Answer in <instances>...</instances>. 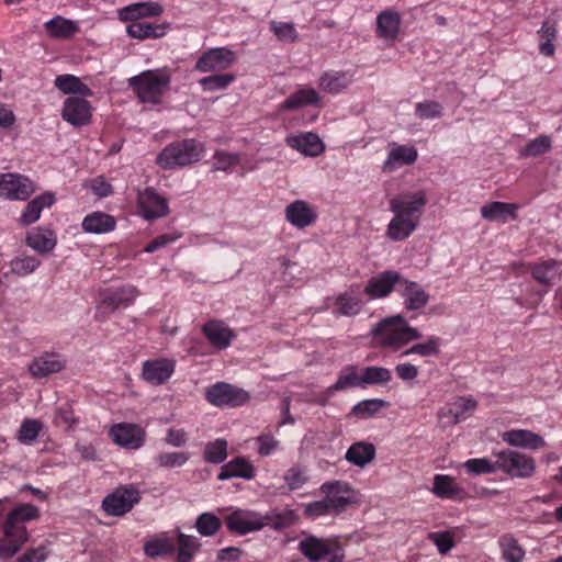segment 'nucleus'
Here are the masks:
<instances>
[{
    "label": "nucleus",
    "mask_w": 562,
    "mask_h": 562,
    "mask_svg": "<svg viewBox=\"0 0 562 562\" xmlns=\"http://www.w3.org/2000/svg\"><path fill=\"white\" fill-rule=\"evenodd\" d=\"M426 203L424 191L402 193L393 198L390 209L395 216L389 225V236L395 241L408 237L416 228Z\"/></svg>",
    "instance_id": "1"
},
{
    "label": "nucleus",
    "mask_w": 562,
    "mask_h": 562,
    "mask_svg": "<svg viewBox=\"0 0 562 562\" xmlns=\"http://www.w3.org/2000/svg\"><path fill=\"white\" fill-rule=\"evenodd\" d=\"M38 519V508L32 504H21L12 508L2 525L4 538L0 539V559H11L27 541L24 524Z\"/></svg>",
    "instance_id": "2"
},
{
    "label": "nucleus",
    "mask_w": 562,
    "mask_h": 562,
    "mask_svg": "<svg viewBox=\"0 0 562 562\" xmlns=\"http://www.w3.org/2000/svg\"><path fill=\"white\" fill-rule=\"evenodd\" d=\"M370 333L375 347L391 352H397L411 341L422 338L418 329L407 324L402 315H391L378 322Z\"/></svg>",
    "instance_id": "3"
},
{
    "label": "nucleus",
    "mask_w": 562,
    "mask_h": 562,
    "mask_svg": "<svg viewBox=\"0 0 562 562\" xmlns=\"http://www.w3.org/2000/svg\"><path fill=\"white\" fill-rule=\"evenodd\" d=\"M171 78L165 70H146L128 79L140 102L157 104L162 93L168 89Z\"/></svg>",
    "instance_id": "4"
},
{
    "label": "nucleus",
    "mask_w": 562,
    "mask_h": 562,
    "mask_svg": "<svg viewBox=\"0 0 562 562\" xmlns=\"http://www.w3.org/2000/svg\"><path fill=\"white\" fill-rule=\"evenodd\" d=\"M203 146L188 138L167 145L157 156L156 164L162 169H173L196 162L201 159Z\"/></svg>",
    "instance_id": "5"
},
{
    "label": "nucleus",
    "mask_w": 562,
    "mask_h": 562,
    "mask_svg": "<svg viewBox=\"0 0 562 562\" xmlns=\"http://www.w3.org/2000/svg\"><path fill=\"white\" fill-rule=\"evenodd\" d=\"M140 502V492L135 485L122 484L102 499V510L110 517H122Z\"/></svg>",
    "instance_id": "6"
},
{
    "label": "nucleus",
    "mask_w": 562,
    "mask_h": 562,
    "mask_svg": "<svg viewBox=\"0 0 562 562\" xmlns=\"http://www.w3.org/2000/svg\"><path fill=\"white\" fill-rule=\"evenodd\" d=\"M494 458L498 470L513 479H528L535 473V460L528 454L504 449L494 453Z\"/></svg>",
    "instance_id": "7"
},
{
    "label": "nucleus",
    "mask_w": 562,
    "mask_h": 562,
    "mask_svg": "<svg viewBox=\"0 0 562 562\" xmlns=\"http://www.w3.org/2000/svg\"><path fill=\"white\" fill-rule=\"evenodd\" d=\"M204 398L217 408H237L246 405L250 396L248 392L236 385L217 382L206 387Z\"/></svg>",
    "instance_id": "8"
},
{
    "label": "nucleus",
    "mask_w": 562,
    "mask_h": 562,
    "mask_svg": "<svg viewBox=\"0 0 562 562\" xmlns=\"http://www.w3.org/2000/svg\"><path fill=\"white\" fill-rule=\"evenodd\" d=\"M418 284L417 282L403 279L402 274L392 270H385L368 280L366 286L361 289V294L368 300L385 299L391 292H398L402 285Z\"/></svg>",
    "instance_id": "9"
},
{
    "label": "nucleus",
    "mask_w": 562,
    "mask_h": 562,
    "mask_svg": "<svg viewBox=\"0 0 562 562\" xmlns=\"http://www.w3.org/2000/svg\"><path fill=\"white\" fill-rule=\"evenodd\" d=\"M138 296V290L132 284H125L119 288H108L100 291V303L97 306L98 317L104 318L120 308H126L132 305Z\"/></svg>",
    "instance_id": "10"
},
{
    "label": "nucleus",
    "mask_w": 562,
    "mask_h": 562,
    "mask_svg": "<svg viewBox=\"0 0 562 562\" xmlns=\"http://www.w3.org/2000/svg\"><path fill=\"white\" fill-rule=\"evenodd\" d=\"M299 551H301L302 557L311 562L322 561L326 557H329V560L334 557L345 559L342 547L335 538L325 539L308 535L299 542Z\"/></svg>",
    "instance_id": "11"
},
{
    "label": "nucleus",
    "mask_w": 562,
    "mask_h": 562,
    "mask_svg": "<svg viewBox=\"0 0 562 562\" xmlns=\"http://www.w3.org/2000/svg\"><path fill=\"white\" fill-rule=\"evenodd\" d=\"M318 492L325 496L316 503L331 504L333 506H353L359 502L357 491L344 480H333L321 484Z\"/></svg>",
    "instance_id": "12"
},
{
    "label": "nucleus",
    "mask_w": 562,
    "mask_h": 562,
    "mask_svg": "<svg viewBox=\"0 0 562 562\" xmlns=\"http://www.w3.org/2000/svg\"><path fill=\"white\" fill-rule=\"evenodd\" d=\"M225 526L231 533L246 536L250 532H257L265 528L260 514L251 509L235 508L225 517Z\"/></svg>",
    "instance_id": "13"
},
{
    "label": "nucleus",
    "mask_w": 562,
    "mask_h": 562,
    "mask_svg": "<svg viewBox=\"0 0 562 562\" xmlns=\"http://www.w3.org/2000/svg\"><path fill=\"white\" fill-rule=\"evenodd\" d=\"M364 295L360 293L359 285H351L344 293L329 299V310L333 315L339 317H355L364 306Z\"/></svg>",
    "instance_id": "14"
},
{
    "label": "nucleus",
    "mask_w": 562,
    "mask_h": 562,
    "mask_svg": "<svg viewBox=\"0 0 562 562\" xmlns=\"http://www.w3.org/2000/svg\"><path fill=\"white\" fill-rule=\"evenodd\" d=\"M31 179L19 173L0 175V196L8 200L25 201L34 193Z\"/></svg>",
    "instance_id": "15"
},
{
    "label": "nucleus",
    "mask_w": 562,
    "mask_h": 562,
    "mask_svg": "<svg viewBox=\"0 0 562 562\" xmlns=\"http://www.w3.org/2000/svg\"><path fill=\"white\" fill-rule=\"evenodd\" d=\"M529 273L533 277L535 282L543 286L537 291V295L543 296L552 285L561 280L562 262L555 259H546L529 266Z\"/></svg>",
    "instance_id": "16"
},
{
    "label": "nucleus",
    "mask_w": 562,
    "mask_h": 562,
    "mask_svg": "<svg viewBox=\"0 0 562 562\" xmlns=\"http://www.w3.org/2000/svg\"><path fill=\"white\" fill-rule=\"evenodd\" d=\"M236 59L235 53L226 47L210 48L195 63L200 72H216L229 68Z\"/></svg>",
    "instance_id": "17"
},
{
    "label": "nucleus",
    "mask_w": 562,
    "mask_h": 562,
    "mask_svg": "<svg viewBox=\"0 0 562 562\" xmlns=\"http://www.w3.org/2000/svg\"><path fill=\"white\" fill-rule=\"evenodd\" d=\"M172 372H175V360L156 358L143 361L140 378L149 385L160 386L169 381Z\"/></svg>",
    "instance_id": "18"
},
{
    "label": "nucleus",
    "mask_w": 562,
    "mask_h": 562,
    "mask_svg": "<svg viewBox=\"0 0 562 562\" xmlns=\"http://www.w3.org/2000/svg\"><path fill=\"white\" fill-rule=\"evenodd\" d=\"M109 437L114 445L131 450H137L144 443V431L135 424H114L109 430Z\"/></svg>",
    "instance_id": "19"
},
{
    "label": "nucleus",
    "mask_w": 562,
    "mask_h": 562,
    "mask_svg": "<svg viewBox=\"0 0 562 562\" xmlns=\"http://www.w3.org/2000/svg\"><path fill=\"white\" fill-rule=\"evenodd\" d=\"M92 106L81 97H68L64 101L61 117L75 127L88 125L92 116Z\"/></svg>",
    "instance_id": "20"
},
{
    "label": "nucleus",
    "mask_w": 562,
    "mask_h": 562,
    "mask_svg": "<svg viewBox=\"0 0 562 562\" xmlns=\"http://www.w3.org/2000/svg\"><path fill=\"white\" fill-rule=\"evenodd\" d=\"M368 385L362 381H360V376L357 375V366H347L341 371H339V376H337V381L333 383L327 390L321 392L318 396H316V404L325 405L326 402L330 398L331 395L338 392H344L350 387H366Z\"/></svg>",
    "instance_id": "21"
},
{
    "label": "nucleus",
    "mask_w": 562,
    "mask_h": 562,
    "mask_svg": "<svg viewBox=\"0 0 562 562\" xmlns=\"http://www.w3.org/2000/svg\"><path fill=\"white\" fill-rule=\"evenodd\" d=\"M65 369V359L59 353L45 351L33 358L29 364V374L35 379L57 374Z\"/></svg>",
    "instance_id": "22"
},
{
    "label": "nucleus",
    "mask_w": 562,
    "mask_h": 562,
    "mask_svg": "<svg viewBox=\"0 0 562 562\" xmlns=\"http://www.w3.org/2000/svg\"><path fill=\"white\" fill-rule=\"evenodd\" d=\"M138 206L146 220L162 217L168 214V202L153 188H147L138 193Z\"/></svg>",
    "instance_id": "23"
},
{
    "label": "nucleus",
    "mask_w": 562,
    "mask_h": 562,
    "mask_svg": "<svg viewBox=\"0 0 562 562\" xmlns=\"http://www.w3.org/2000/svg\"><path fill=\"white\" fill-rule=\"evenodd\" d=\"M285 220L297 228L313 225L317 220V211L304 200H295L284 210Z\"/></svg>",
    "instance_id": "24"
},
{
    "label": "nucleus",
    "mask_w": 562,
    "mask_h": 562,
    "mask_svg": "<svg viewBox=\"0 0 562 562\" xmlns=\"http://www.w3.org/2000/svg\"><path fill=\"white\" fill-rule=\"evenodd\" d=\"M202 336L217 350H226L236 335L226 324L220 321H209L202 325Z\"/></svg>",
    "instance_id": "25"
},
{
    "label": "nucleus",
    "mask_w": 562,
    "mask_h": 562,
    "mask_svg": "<svg viewBox=\"0 0 562 562\" xmlns=\"http://www.w3.org/2000/svg\"><path fill=\"white\" fill-rule=\"evenodd\" d=\"M430 493L439 497V499L463 501L467 492L454 482V477L446 474H437L432 476V487Z\"/></svg>",
    "instance_id": "26"
},
{
    "label": "nucleus",
    "mask_w": 562,
    "mask_h": 562,
    "mask_svg": "<svg viewBox=\"0 0 562 562\" xmlns=\"http://www.w3.org/2000/svg\"><path fill=\"white\" fill-rule=\"evenodd\" d=\"M286 144L304 156L317 157L325 150V145L315 133L308 132L286 137Z\"/></svg>",
    "instance_id": "27"
},
{
    "label": "nucleus",
    "mask_w": 562,
    "mask_h": 562,
    "mask_svg": "<svg viewBox=\"0 0 562 562\" xmlns=\"http://www.w3.org/2000/svg\"><path fill=\"white\" fill-rule=\"evenodd\" d=\"M506 445L522 449L538 450L544 447V439L540 435L527 429H512L503 434Z\"/></svg>",
    "instance_id": "28"
},
{
    "label": "nucleus",
    "mask_w": 562,
    "mask_h": 562,
    "mask_svg": "<svg viewBox=\"0 0 562 562\" xmlns=\"http://www.w3.org/2000/svg\"><path fill=\"white\" fill-rule=\"evenodd\" d=\"M255 468L244 457L235 458L221 467L216 480L226 481L231 479L252 480Z\"/></svg>",
    "instance_id": "29"
},
{
    "label": "nucleus",
    "mask_w": 562,
    "mask_h": 562,
    "mask_svg": "<svg viewBox=\"0 0 562 562\" xmlns=\"http://www.w3.org/2000/svg\"><path fill=\"white\" fill-rule=\"evenodd\" d=\"M44 30L54 40H69L80 31V27L76 21L55 15L44 23Z\"/></svg>",
    "instance_id": "30"
},
{
    "label": "nucleus",
    "mask_w": 562,
    "mask_h": 562,
    "mask_svg": "<svg viewBox=\"0 0 562 562\" xmlns=\"http://www.w3.org/2000/svg\"><path fill=\"white\" fill-rule=\"evenodd\" d=\"M169 29L168 23H153L147 21H131L127 25L126 32L132 38L147 40V38H160L166 35Z\"/></svg>",
    "instance_id": "31"
},
{
    "label": "nucleus",
    "mask_w": 562,
    "mask_h": 562,
    "mask_svg": "<svg viewBox=\"0 0 562 562\" xmlns=\"http://www.w3.org/2000/svg\"><path fill=\"white\" fill-rule=\"evenodd\" d=\"M164 12L161 4L158 2H137L132 3L120 11L122 21H144V18L159 16Z\"/></svg>",
    "instance_id": "32"
},
{
    "label": "nucleus",
    "mask_w": 562,
    "mask_h": 562,
    "mask_svg": "<svg viewBox=\"0 0 562 562\" xmlns=\"http://www.w3.org/2000/svg\"><path fill=\"white\" fill-rule=\"evenodd\" d=\"M56 201L55 194L50 191H46L33 200H31L20 216V223L22 225H31L35 223L45 207H50Z\"/></svg>",
    "instance_id": "33"
},
{
    "label": "nucleus",
    "mask_w": 562,
    "mask_h": 562,
    "mask_svg": "<svg viewBox=\"0 0 562 562\" xmlns=\"http://www.w3.org/2000/svg\"><path fill=\"white\" fill-rule=\"evenodd\" d=\"M517 209L514 203L494 201L481 207V215L490 222L506 223L517 217Z\"/></svg>",
    "instance_id": "34"
},
{
    "label": "nucleus",
    "mask_w": 562,
    "mask_h": 562,
    "mask_svg": "<svg viewBox=\"0 0 562 562\" xmlns=\"http://www.w3.org/2000/svg\"><path fill=\"white\" fill-rule=\"evenodd\" d=\"M417 150L414 146L396 145L389 153L387 159L384 161L383 170L393 171L405 165H412L417 159Z\"/></svg>",
    "instance_id": "35"
},
{
    "label": "nucleus",
    "mask_w": 562,
    "mask_h": 562,
    "mask_svg": "<svg viewBox=\"0 0 562 562\" xmlns=\"http://www.w3.org/2000/svg\"><path fill=\"white\" fill-rule=\"evenodd\" d=\"M396 293L404 300L402 305L406 311H419L428 304V294L418 283H404Z\"/></svg>",
    "instance_id": "36"
},
{
    "label": "nucleus",
    "mask_w": 562,
    "mask_h": 562,
    "mask_svg": "<svg viewBox=\"0 0 562 562\" xmlns=\"http://www.w3.org/2000/svg\"><path fill=\"white\" fill-rule=\"evenodd\" d=\"M175 552V540L167 533H158L143 544V553L149 559L170 555Z\"/></svg>",
    "instance_id": "37"
},
{
    "label": "nucleus",
    "mask_w": 562,
    "mask_h": 562,
    "mask_svg": "<svg viewBox=\"0 0 562 562\" xmlns=\"http://www.w3.org/2000/svg\"><path fill=\"white\" fill-rule=\"evenodd\" d=\"M297 515L291 509L273 508L272 510L261 515L263 526L272 528L273 531L284 530L295 524Z\"/></svg>",
    "instance_id": "38"
},
{
    "label": "nucleus",
    "mask_w": 562,
    "mask_h": 562,
    "mask_svg": "<svg viewBox=\"0 0 562 562\" xmlns=\"http://www.w3.org/2000/svg\"><path fill=\"white\" fill-rule=\"evenodd\" d=\"M374 458V447L372 443L368 441H358L349 448H347V452H345V461L358 467L363 468L373 461Z\"/></svg>",
    "instance_id": "39"
},
{
    "label": "nucleus",
    "mask_w": 562,
    "mask_h": 562,
    "mask_svg": "<svg viewBox=\"0 0 562 562\" xmlns=\"http://www.w3.org/2000/svg\"><path fill=\"white\" fill-rule=\"evenodd\" d=\"M401 24V16L397 12L386 10L376 18V33L385 40H395Z\"/></svg>",
    "instance_id": "40"
},
{
    "label": "nucleus",
    "mask_w": 562,
    "mask_h": 562,
    "mask_svg": "<svg viewBox=\"0 0 562 562\" xmlns=\"http://www.w3.org/2000/svg\"><path fill=\"white\" fill-rule=\"evenodd\" d=\"M115 218L103 212H93L82 221L85 232L93 234L109 233L115 228Z\"/></svg>",
    "instance_id": "41"
},
{
    "label": "nucleus",
    "mask_w": 562,
    "mask_h": 562,
    "mask_svg": "<svg viewBox=\"0 0 562 562\" xmlns=\"http://www.w3.org/2000/svg\"><path fill=\"white\" fill-rule=\"evenodd\" d=\"M319 103V95L313 88L299 89L286 98L282 104V110H296L306 105H317Z\"/></svg>",
    "instance_id": "42"
},
{
    "label": "nucleus",
    "mask_w": 562,
    "mask_h": 562,
    "mask_svg": "<svg viewBox=\"0 0 562 562\" xmlns=\"http://www.w3.org/2000/svg\"><path fill=\"white\" fill-rule=\"evenodd\" d=\"M228 456V442L224 438H216L212 442L204 446L202 458L204 462L210 464H220L226 460Z\"/></svg>",
    "instance_id": "43"
},
{
    "label": "nucleus",
    "mask_w": 562,
    "mask_h": 562,
    "mask_svg": "<svg viewBox=\"0 0 562 562\" xmlns=\"http://www.w3.org/2000/svg\"><path fill=\"white\" fill-rule=\"evenodd\" d=\"M173 541H176L178 562H191V559H193V555L199 550L198 538L180 532Z\"/></svg>",
    "instance_id": "44"
},
{
    "label": "nucleus",
    "mask_w": 562,
    "mask_h": 562,
    "mask_svg": "<svg viewBox=\"0 0 562 562\" xmlns=\"http://www.w3.org/2000/svg\"><path fill=\"white\" fill-rule=\"evenodd\" d=\"M349 507L350 505L335 506L326 502H311L308 505H306V507H304V516L311 519H316L318 517L329 515L338 516L345 513V510Z\"/></svg>",
    "instance_id": "45"
},
{
    "label": "nucleus",
    "mask_w": 562,
    "mask_h": 562,
    "mask_svg": "<svg viewBox=\"0 0 562 562\" xmlns=\"http://www.w3.org/2000/svg\"><path fill=\"white\" fill-rule=\"evenodd\" d=\"M358 376L366 384L386 385L391 381V371L385 367L358 368Z\"/></svg>",
    "instance_id": "46"
},
{
    "label": "nucleus",
    "mask_w": 562,
    "mask_h": 562,
    "mask_svg": "<svg viewBox=\"0 0 562 562\" xmlns=\"http://www.w3.org/2000/svg\"><path fill=\"white\" fill-rule=\"evenodd\" d=\"M501 552H503V560L505 562H521L524 559V549L518 544V540L510 533H505L498 539Z\"/></svg>",
    "instance_id": "47"
},
{
    "label": "nucleus",
    "mask_w": 562,
    "mask_h": 562,
    "mask_svg": "<svg viewBox=\"0 0 562 562\" xmlns=\"http://www.w3.org/2000/svg\"><path fill=\"white\" fill-rule=\"evenodd\" d=\"M350 83V79L345 72H326L321 77L319 87L328 93H339Z\"/></svg>",
    "instance_id": "48"
},
{
    "label": "nucleus",
    "mask_w": 562,
    "mask_h": 562,
    "mask_svg": "<svg viewBox=\"0 0 562 562\" xmlns=\"http://www.w3.org/2000/svg\"><path fill=\"white\" fill-rule=\"evenodd\" d=\"M440 353V337L429 336L425 342L415 344L404 350L402 356L437 357Z\"/></svg>",
    "instance_id": "49"
},
{
    "label": "nucleus",
    "mask_w": 562,
    "mask_h": 562,
    "mask_svg": "<svg viewBox=\"0 0 562 562\" xmlns=\"http://www.w3.org/2000/svg\"><path fill=\"white\" fill-rule=\"evenodd\" d=\"M383 407H385V401L381 398L359 401L358 404L351 407L349 416H353L360 419H369L373 417Z\"/></svg>",
    "instance_id": "50"
},
{
    "label": "nucleus",
    "mask_w": 562,
    "mask_h": 562,
    "mask_svg": "<svg viewBox=\"0 0 562 562\" xmlns=\"http://www.w3.org/2000/svg\"><path fill=\"white\" fill-rule=\"evenodd\" d=\"M557 29L549 20L542 23L541 29L538 31L540 37L539 52L543 56L550 57L554 54V45L552 41L557 37Z\"/></svg>",
    "instance_id": "51"
},
{
    "label": "nucleus",
    "mask_w": 562,
    "mask_h": 562,
    "mask_svg": "<svg viewBox=\"0 0 562 562\" xmlns=\"http://www.w3.org/2000/svg\"><path fill=\"white\" fill-rule=\"evenodd\" d=\"M196 527L198 533L202 537H212L214 536L220 528L222 527V520L217 518L211 512H204L196 517Z\"/></svg>",
    "instance_id": "52"
},
{
    "label": "nucleus",
    "mask_w": 562,
    "mask_h": 562,
    "mask_svg": "<svg viewBox=\"0 0 562 562\" xmlns=\"http://www.w3.org/2000/svg\"><path fill=\"white\" fill-rule=\"evenodd\" d=\"M476 402L471 396L460 397L453 406L449 408V415L453 417V423L459 424L469 417L475 411Z\"/></svg>",
    "instance_id": "53"
},
{
    "label": "nucleus",
    "mask_w": 562,
    "mask_h": 562,
    "mask_svg": "<svg viewBox=\"0 0 562 562\" xmlns=\"http://www.w3.org/2000/svg\"><path fill=\"white\" fill-rule=\"evenodd\" d=\"M57 238L49 228L36 227L26 235V246H56Z\"/></svg>",
    "instance_id": "54"
},
{
    "label": "nucleus",
    "mask_w": 562,
    "mask_h": 562,
    "mask_svg": "<svg viewBox=\"0 0 562 562\" xmlns=\"http://www.w3.org/2000/svg\"><path fill=\"white\" fill-rule=\"evenodd\" d=\"M235 79L233 74H218L201 78L199 85L204 91H220L225 90Z\"/></svg>",
    "instance_id": "55"
},
{
    "label": "nucleus",
    "mask_w": 562,
    "mask_h": 562,
    "mask_svg": "<svg viewBox=\"0 0 562 562\" xmlns=\"http://www.w3.org/2000/svg\"><path fill=\"white\" fill-rule=\"evenodd\" d=\"M463 470L474 476L488 475L499 471L495 463L486 458L465 460V462H463Z\"/></svg>",
    "instance_id": "56"
},
{
    "label": "nucleus",
    "mask_w": 562,
    "mask_h": 562,
    "mask_svg": "<svg viewBox=\"0 0 562 562\" xmlns=\"http://www.w3.org/2000/svg\"><path fill=\"white\" fill-rule=\"evenodd\" d=\"M42 430V423L36 419H24L16 434V439L24 446H30L38 438Z\"/></svg>",
    "instance_id": "57"
},
{
    "label": "nucleus",
    "mask_w": 562,
    "mask_h": 562,
    "mask_svg": "<svg viewBox=\"0 0 562 562\" xmlns=\"http://www.w3.org/2000/svg\"><path fill=\"white\" fill-rule=\"evenodd\" d=\"M41 261L34 256L23 255L11 260V273L25 277L38 268Z\"/></svg>",
    "instance_id": "58"
},
{
    "label": "nucleus",
    "mask_w": 562,
    "mask_h": 562,
    "mask_svg": "<svg viewBox=\"0 0 562 562\" xmlns=\"http://www.w3.org/2000/svg\"><path fill=\"white\" fill-rule=\"evenodd\" d=\"M551 149V139L547 135H540L529 140L520 155L524 157H537L548 153Z\"/></svg>",
    "instance_id": "59"
},
{
    "label": "nucleus",
    "mask_w": 562,
    "mask_h": 562,
    "mask_svg": "<svg viewBox=\"0 0 562 562\" xmlns=\"http://www.w3.org/2000/svg\"><path fill=\"white\" fill-rule=\"evenodd\" d=\"M415 115L420 120L439 119L443 115V106L434 100L418 102L415 105Z\"/></svg>",
    "instance_id": "60"
},
{
    "label": "nucleus",
    "mask_w": 562,
    "mask_h": 562,
    "mask_svg": "<svg viewBox=\"0 0 562 562\" xmlns=\"http://www.w3.org/2000/svg\"><path fill=\"white\" fill-rule=\"evenodd\" d=\"M188 460L189 454L184 452H161L156 456V464L168 470L181 468Z\"/></svg>",
    "instance_id": "61"
},
{
    "label": "nucleus",
    "mask_w": 562,
    "mask_h": 562,
    "mask_svg": "<svg viewBox=\"0 0 562 562\" xmlns=\"http://www.w3.org/2000/svg\"><path fill=\"white\" fill-rule=\"evenodd\" d=\"M269 25L270 31L280 41L295 42L299 38V34L292 23L271 21Z\"/></svg>",
    "instance_id": "62"
},
{
    "label": "nucleus",
    "mask_w": 562,
    "mask_h": 562,
    "mask_svg": "<svg viewBox=\"0 0 562 562\" xmlns=\"http://www.w3.org/2000/svg\"><path fill=\"white\" fill-rule=\"evenodd\" d=\"M241 160V156L239 154L226 153L223 150H217L214 154V170L227 171L232 167L237 166Z\"/></svg>",
    "instance_id": "63"
},
{
    "label": "nucleus",
    "mask_w": 562,
    "mask_h": 562,
    "mask_svg": "<svg viewBox=\"0 0 562 562\" xmlns=\"http://www.w3.org/2000/svg\"><path fill=\"white\" fill-rule=\"evenodd\" d=\"M284 481L290 491H297L305 484L307 476H305V472L302 470V468L292 467L285 470Z\"/></svg>",
    "instance_id": "64"
}]
</instances>
